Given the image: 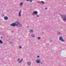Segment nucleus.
Segmentation results:
<instances>
[{"label":"nucleus","mask_w":66,"mask_h":66,"mask_svg":"<svg viewBox=\"0 0 66 66\" xmlns=\"http://www.w3.org/2000/svg\"><path fill=\"white\" fill-rule=\"evenodd\" d=\"M15 23V26L16 25V26L19 27H21L22 26V25L18 22H16Z\"/></svg>","instance_id":"1"},{"label":"nucleus","mask_w":66,"mask_h":66,"mask_svg":"<svg viewBox=\"0 0 66 66\" xmlns=\"http://www.w3.org/2000/svg\"><path fill=\"white\" fill-rule=\"evenodd\" d=\"M35 61L37 63H41L42 64H43V62H41L40 59H37V60H35Z\"/></svg>","instance_id":"2"},{"label":"nucleus","mask_w":66,"mask_h":66,"mask_svg":"<svg viewBox=\"0 0 66 66\" xmlns=\"http://www.w3.org/2000/svg\"><path fill=\"white\" fill-rule=\"evenodd\" d=\"M59 39L60 40H61V42H65V41L62 38V37H59Z\"/></svg>","instance_id":"3"},{"label":"nucleus","mask_w":66,"mask_h":66,"mask_svg":"<svg viewBox=\"0 0 66 66\" xmlns=\"http://www.w3.org/2000/svg\"><path fill=\"white\" fill-rule=\"evenodd\" d=\"M63 18L64 20H65L66 21V15H65L64 16H61V18H63Z\"/></svg>","instance_id":"4"},{"label":"nucleus","mask_w":66,"mask_h":66,"mask_svg":"<svg viewBox=\"0 0 66 66\" xmlns=\"http://www.w3.org/2000/svg\"><path fill=\"white\" fill-rule=\"evenodd\" d=\"M11 26H12V27H14L16 26V24H15V23H13L11 24H10Z\"/></svg>","instance_id":"5"},{"label":"nucleus","mask_w":66,"mask_h":66,"mask_svg":"<svg viewBox=\"0 0 66 66\" xmlns=\"http://www.w3.org/2000/svg\"><path fill=\"white\" fill-rule=\"evenodd\" d=\"M37 11H34L33 12V14H35V15H37Z\"/></svg>","instance_id":"6"},{"label":"nucleus","mask_w":66,"mask_h":66,"mask_svg":"<svg viewBox=\"0 0 66 66\" xmlns=\"http://www.w3.org/2000/svg\"><path fill=\"white\" fill-rule=\"evenodd\" d=\"M31 63L30 62H27V64L28 65H31Z\"/></svg>","instance_id":"7"},{"label":"nucleus","mask_w":66,"mask_h":66,"mask_svg":"<svg viewBox=\"0 0 66 66\" xmlns=\"http://www.w3.org/2000/svg\"><path fill=\"white\" fill-rule=\"evenodd\" d=\"M29 32L30 33H32V32H33V30L32 29L30 30L29 31Z\"/></svg>","instance_id":"8"},{"label":"nucleus","mask_w":66,"mask_h":66,"mask_svg":"<svg viewBox=\"0 0 66 66\" xmlns=\"http://www.w3.org/2000/svg\"><path fill=\"white\" fill-rule=\"evenodd\" d=\"M31 36L32 37H35V35L34 34H31Z\"/></svg>","instance_id":"9"},{"label":"nucleus","mask_w":66,"mask_h":66,"mask_svg":"<svg viewBox=\"0 0 66 66\" xmlns=\"http://www.w3.org/2000/svg\"><path fill=\"white\" fill-rule=\"evenodd\" d=\"M4 19L5 20H7V19H8V18H7V16H5L4 17Z\"/></svg>","instance_id":"10"},{"label":"nucleus","mask_w":66,"mask_h":66,"mask_svg":"<svg viewBox=\"0 0 66 66\" xmlns=\"http://www.w3.org/2000/svg\"><path fill=\"white\" fill-rule=\"evenodd\" d=\"M21 13V11H20L19 14V17H20L21 16V14H20V13Z\"/></svg>","instance_id":"11"},{"label":"nucleus","mask_w":66,"mask_h":66,"mask_svg":"<svg viewBox=\"0 0 66 66\" xmlns=\"http://www.w3.org/2000/svg\"><path fill=\"white\" fill-rule=\"evenodd\" d=\"M20 6H22L23 5V4H22V2H21L20 4Z\"/></svg>","instance_id":"12"},{"label":"nucleus","mask_w":66,"mask_h":66,"mask_svg":"<svg viewBox=\"0 0 66 66\" xmlns=\"http://www.w3.org/2000/svg\"><path fill=\"white\" fill-rule=\"evenodd\" d=\"M0 44H2L3 43V42L2 41V40H0Z\"/></svg>","instance_id":"13"},{"label":"nucleus","mask_w":66,"mask_h":66,"mask_svg":"<svg viewBox=\"0 0 66 66\" xmlns=\"http://www.w3.org/2000/svg\"><path fill=\"white\" fill-rule=\"evenodd\" d=\"M38 39H40V37H39L37 38Z\"/></svg>","instance_id":"14"},{"label":"nucleus","mask_w":66,"mask_h":66,"mask_svg":"<svg viewBox=\"0 0 66 66\" xmlns=\"http://www.w3.org/2000/svg\"><path fill=\"white\" fill-rule=\"evenodd\" d=\"M41 3H42V4H44V2L42 1L41 2Z\"/></svg>","instance_id":"15"},{"label":"nucleus","mask_w":66,"mask_h":66,"mask_svg":"<svg viewBox=\"0 0 66 66\" xmlns=\"http://www.w3.org/2000/svg\"><path fill=\"white\" fill-rule=\"evenodd\" d=\"M19 49H21V47L20 46L19 47Z\"/></svg>","instance_id":"16"},{"label":"nucleus","mask_w":66,"mask_h":66,"mask_svg":"<svg viewBox=\"0 0 66 66\" xmlns=\"http://www.w3.org/2000/svg\"><path fill=\"white\" fill-rule=\"evenodd\" d=\"M36 16L37 17H39V15H36Z\"/></svg>","instance_id":"17"},{"label":"nucleus","mask_w":66,"mask_h":66,"mask_svg":"<svg viewBox=\"0 0 66 66\" xmlns=\"http://www.w3.org/2000/svg\"><path fill=\"white\" fill-rule=\"evenodd\" d=\"M19 60H20V59H18L17 61H19Z\"/></svg>","instance_id":"18"},{"label":"nucleus","mask_w":66,"mask_h":66,"mask_svg":"<svg viewBox=\"0 0 66 66\" xmlns=\"http://www.w3.org/2000/svg\"><path fill=\"white\" fill-rule=\"evenodd\" d=\"M32 1V0H29L30 2H31V1Z\"/></svg>","instance_id":"19"},{"label":"nucleus","mask_w":66,"mask_h":66,"mask_svg":"<svg viewBox=\"0 0 66 66\" xmlns=\"http://www.w3.org/2000/svg\"><path fill=\"white\" fill-rule=\"evenodd\" d=\"M26 1H27V2L29 1V0H26Z\"/></svg>","instance_id":"20"},{"label":"nucleus","mask_w":66,"mask_h":66,"mask_svg":"<svg viewBox=\"0 0 66 66\" xmlns=\"http://www.w3.org/2000/svg\"><path fill=\"white\" fill-rule=\"evenodd\" d=\"M23 60L22 59H22L21 61L22 62V60Z\"/></svg>","instance_id":"21"},{"label":"nucleus","mask_w":66,"mask_h":66,"mask_svg":"<svg viewBox=\"0 0 66 66\" xmlns=\"http://www.w3.org/2000/svg\"><path fill=\"white\" fill-rule=\"evenodd\" d=\"M37 57H39V56H37Z\"/></svg>","instance_id":"22"},{"label":"nucleus","mask_w":66,"mask_h":66,"mask_svg":"<svg viewBox=\"0 0 66 66\" xmlns=\"http://www.w3.org/2000/svg\"><path fill=\"white\" fill-rule=\"evenodd\" d=\"M21 62H22V61H19V63H21Z\"/></svg>","instance_id":"23"},{"label":"nucleus","mask_w":66,"mask_h":66,"mask_svg":"<svg viewBox=\"0 0 66 66\" xmlns=\"http://www.w3.org/2000/svg\"><path fill=\"white\" fill-rule=\"evenodd\" d=\"M1 38H3L2 37H1Z\"/></svg>","instance_id":"24"}]
</instances>
